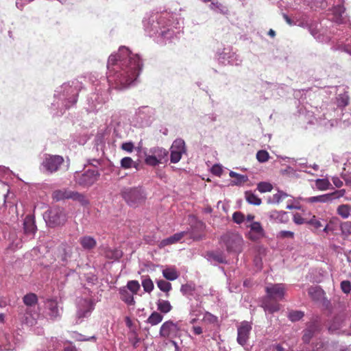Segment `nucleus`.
Segmentation results:
<instances>
[{
	"label": "nucleus",
	"instance_id": "obj_1",
	"mask_svg": "<svg viewBox=\"0 0 351 351\" xmlns=\"http://www.w3.org/2000/svg\"><path fill=\"white\" fill-rule=\"evenodd\" d=\"M109 80L114 81L119 88H123L136 80L143 67L138 54H132L122 47L117 54H112L108 60Z\"/></svg>",
	"mask_w": 351,
	"mask_h": 351
},
{
	"label": "nucleus",
	"instance_id": "obj_2",
	"mask_svg": "<svg viewBox=\"0 0 351 351\" xmlns=\"http://www.w3.org/2000/svg\"><path fill=\"white\" fill-rule=\"evenodd\" d=\"M267 295L263 301L262 306L265 311L272 313L280 310L278 301L284 298L285 286L284 284H274L265 287Z\"/></svg>",
	"mask_w": 351,
	"mask_h": 351
},
{
	"label": "nucleus",
	"instance_id": "obj_3",
	"mask_svg": "<svg viewBox=\"0 0 351 351\" xmlns=\"http://www.w3.org/2000/svg\"><path fill=\"white\" fill-rule=\"evenodd\" d=\"M178 325L171 320L164 322L160 329V335L169 340L163 346V351H178L179 347L173 339L177 337L180 333Z\"/></svg>",
	"mask_w": 351,
	"mask_h": 351
},
{
	"label": "nucleus",
	"instance_id": "obj_4",
	"mask_svg": "<svg viewBox=\"0 0 351 351\" xmlns=\"http://www.w3.org/2000/svg\"><path fill=\"white\" fill-rule=\"evenodd\" d=\"M121 196L131 207L136 208L143 204L146 195L141 187H125L121 191Z\"/></svg>",
	"mask_w": 351,
	"mask_h": 351
},
{
	"label": "nucleus",
	"instance_id": "obj_5",
	"mask_svg": "<svg viewBox=\"0 0 351 351\" xmlns=\"http://www.w3.org/2000/svg\"><path fill=\"white\" fill-rule=\"evenodd\" d=\"M221 239L228 252L239 254L242 252L244 241L242 236L238 232H226Z\"/></svg>",
	"mask_w": 351,
	"mask_h": 351
},
{
	"label": "nucleus",
	"instance_id": "obj_6",
	"mask_svg": "<svg viewBox=\"0 0 351 351\" xmlns=\"http://www.w3.org/2000/svg\"><path fill=\"white\" fill-rule=\"evenodd\" d=\"M168 152L160 147H154L149 150V153L145 154V162L152 167H156L167 160Z\"/></svg>",
	"mask_w": 351,
	"mask_h": 351
},
{
	"label": "nucleus",
	"instance_id": "obj_7",
	"mask_svg": "<svg viewBox=\"0 0 351 351\" xmlns=\"http://www.w3.org/2000/svg\"><path fill=\"white\" fill-rule=\"evenodd\" d=\"M47 222L50 226L63 225L67 220V217L64 208L55 207L49 210L47 213Z\"/></svg>",
	"mask_w": 351,
	"mask_h": 351
},
{
	"label": "nucleus",
	"instance_id": "obj_8",
	"mask_svg": "<svg viewBox=\"0 0 351 351\" xmlns=\"http://www.w3.org/2000/svg\"><path fill=\"white\" fill-rule=\"evenodd\" d=\"M100 174L96 170L88 169L83 173H77L75 176L76 183L83 187H89L96 182Z\"/></svg>",
	"mask_w": 351,
	"mask_h": 351
},
{
	"label": "nucleus",
	"instance_id": "obj_9",
	"mask_svg": "<svg viewBox=\"0 0 351 351\" xmlns=\"http://www.w3.org/2000/svg\"><path fill=\"white\" fill-rule=\"evenodd\" d=\"M345 194V189L337 190L332 193L307 197L304 201L308 204L331 203L334 199L343 197Z\"/></svg>",
	"mask_w": 351,
	"mask_h": 351
},
{
	"label": "nucleus",
	"instance_id": "obj_10",
	"mask_svg": "<svg viewBox=\"0 0 351 351\" xmlns=\"http://www.w3.org/2000/svg\"><path fill=\"white\" fill-rule=\"evenodd\" d=\"M64 158L58 155H47L43 160L42 165L49 173H53L58 170L63 163Z\"/></svg>",
	"mask_w": 351,
	"mask_h": 351
},
{
	"label": "nucleus",
	"instance_id": "obj_11",
	"mask_svg": "<svg viewBox=\"0 0 351 351\" xmlns=\"http://www.w3.org/2000/svg\"><path fill=\"white\" fill-rule=\"evenodd\" d=\"M252 328V324L247 321L241 322L237 327V340L240 345L243 346L247 343Z\"/></svg>",
	"mask_w": 351,
	"mask_h": 351
},
{
	"label": "nucleus",
	"instance_id": "obj_12",
	"mask_svg": "<svg viewBox=\"0 0 351 351\" xmlns=\"http://www.w3.org/2000/svg\"><path fill=\"white\" fill-rule=\"evenodd\" d=\"M250 231L247 234V238L252 241H256L265 237V230L260 222L254 221L250 226Z\"/></svg>",
	"mask_w": 351,
	"mask_h": 351
},
{
	"label": "nucleus",
	"instance_id": "obj_13",
	"mask_svg": "<svg viewBox=\"0 0 351 351\" xmlns=\"http://www.w3.org/2000/svg\"><path fill=\"white\" fill-rule=\"evenodd\" d=\"M37 227L35 223V218L31 215H27L23 221V232L27 236L34 238Z\"/></svg>",
	"mask_w": 351,
	"mask_h": 351
},
{
	"label": "nucleus",
	"instance_id": "obj_14",
	"mask_svg": "<svg viewBox=\"0 0 351 351\" xmlns=\"http://www.w3.org/2000/svg\"><path fill=\"white\" fill-rule=\"evenodd\" d=\"M319 330L318 324L313 322L308 324L307 327L303 330L302 341L304 343H308L313 337Z\"/></svg>",
	"mask_w": 351,
	"mask_h": 351
},
{
	"label": "nucleus",
	"instance_id": "obj_15",
	"mask_svg": "<svg viewBox=\"0 0 351 351\" xmlns=\"http://www.w3.org/2000/svg\"><path fill=\"white\" fill-rule=\"evenodd\" d=\"M19 319L23 324L29 326H33L36 323V319L33 317L31 311L29 308H24L23 306L19 307Z\"/></svg>",
	"mask_w": 351,
	"mask_h": 351
},
{
	"label": "nucleus",
	"instance_id": "obj_16",
	"mask_svg": "<svg viewBox=\"0 0 351 351\" xmlns=\"http://www.w3.org/2000/svg\"><path fill=\"white\" fill-rule=\"evenodd\" d=\"M73 191L68 189L56 190L52 193L53 199L59 202L72 198Z\"/></svg>",
	"mask_w": 351,
	"mask_h": 351
},
{
	"label": "nucleus",
	"instance_id": "obj_17",
	"mask_svg": "<svg viewBox=\"0 0 351 351\" xmlns=\"http://www.w3.org/2000/svg\"><path fill=\"white\" fill-rule=\"evenodd\" d=\"M120 294V299L129 306H134L135 300L134 294L129 291L125 287H121L119 289Z\"/></svg>",
	"mask_w": 351,
	"mask_h": 351
},
{
	"label": "nucleus",
	"instance_id": "obj_18",
	"mask_svg": "<svg viewBox=\"0 0 351 351\" xmlns=\"http://www.w3.org/2000/svg\"><path fill=\"white\" fill-rule=\"evenodd\" d=\"M269 217L271 220L276 223H285L289 220L287 213L285 211L271 210Z\"/></svg>",
	"mask_w": 351,
	"mask_h": 351
},
{
	"label": "nucleus",
	"instance_id": "obj_19",
	"mask_svg": "<svg viewBox=\"0 0 351 351\" xmlns=\"http://www.w3.org/2000/svg\"><path fill=\"white\" fill-rule=\"evenodd\" d=\"M47 308L49 310V315L51 319H55L60 316L58 302L56 300L52 299L47 300Z\"/></svg>",
	"mask_w": 351,
	"mask_h": 351
},
{
	"label": "nucleus",
	"instance_id": "obj_20",
	"mask_svg": "<svg viewBox=\"0 0 351 351\" xmlns=\"http://www.w3.org/2000/svg\"><path fill=\"white\" fill-rule=\"evenodd\" d=\"M186 234V232H181L176 233L173 236L162 240L159 244V247H164L167 245L173 244V243L179 241L180 240H181L184 237V235Z\"/></svg>",
	"mask_w": 351,
	"mask_h": 351
},
{
	"label": "nucleus",
	"instance_id": "obj_21",
	"mask_svg": "<svg viewBox=\"0 0 351 351\" xmlns=\"http://www.w3.org/2000/svg\"><path fill=\"white\" fill-rule=\"evenodd\" d=\"M339 220L337 217H333L330 219L328 223L324 228V232L328 234L332 233V234L337 235L338 233L337 230L339 228Z\"/></svg>",
	"mask_w": 351,
	"mask_h": 351
},
{
	"label": "nucleus",
	"instance_id": "obj_22",
	"mask_svg": "<svg viewBox=\"0 0 351 351\" xmlns=\"http://www.w3.org/2000/svg\"><path fill=\"white\" fill-rule=\"evenodd\" d=\"M80 243L82 247L85 250H92L96 245V240L90 236H84L80 239Z\"/></svg>",
	"mask_w": 351,
	"mask_h": 351
},
{
	"label": "nucleus",
	"instance_id": "obj_23",
	"mask_svg": "<svg viewBox=\"0 0 351 351\" xmlns=\"http://www.w3.org/2000/svg\"><path fill=\"white\" fill-rule=\"evenodd\" d=\"M245 198L246 202L252 205L259 206L262 203L261 199L251 191L245 192Z\"/></svg>",
	"mask_w": 351,
	"mask_h": 351
},
{
	"label": "nucleus",
	"instance_id": "obj_24",
	"mask_svg": "<svg viewBox=\"0 0 351 351\" xmlns=\"http://www.w3.org/2000/svg\"><path fill=\"white\" fill-rule=\"evenodd\" d=\"M337 213L343 219H347L351 214V205L341 204L337 208Z\"/></svg>",
	"mask_w": 351,
	"mask_h": 351
},
{
	"label": "nucleus",
	"instance_id": "obj_25",
	"mask_svg": "<svg viewBox=\"0 0 351 351\" xmlns=\"http://www.w3.org/2000/svg\"><path fill=\"white\" fill-rule=\"evenodd\" d=\"M339 229L341 230V235L345 239L351 235V221H346L340 222Z\"/></svg>",
	"mask_w": 351,
	"mask_h": 351
},
{
	"label": "nucleus",
	"instance_id": "obj_26",
	"mask_svg": "<svg viewBox=\"0 0 351 351\" xmlns=\"http://www.w3.org/2000/svg\"><path fill=\"white\" fill-rule=\"evenodd\" d=\"M23 301L27 306H32L38 303V297L35 293H29L23 296Z\"/></svg>",
	"mask_w": 351,
	"mask_h": 351
},
{
	"label": "nucleus",
	"instance_id": "obj_27",
	"mask_svg": "<svg viewBox=\"0 0 351 351\" xmlns=\"http://www.w3.org/2000/svg\"><path fill=\"white\" fill-rule=\"evenodd\" d=\"M141 284L145 292L150 293L154 289V282L149 276H142Z\"/></svg>",
	"mask_w": 351,
	"mask_h": 351
},
{
	"label": "nucleus",
	"instance_id": "obj_28",
	"mask_svg": "<svg viewBox=\"0 0 351 351\" xmlns=\"http://www.w3.org/2000/svg\"><path fill=\"white\" fill-rule=\"evenodd\" d=\"M202 302H196L195 304H191L189 311V315L191 317H199L202 314Z\"/></svg>",
	"mask_w": 351,
	"mask_h": 351
},
{
	"label": "nucleus",
	"instance_id": "obj_29",
	"mask_svg": "<svg viewBox=\"0 0 351 351\" xmlns=\"http://www.w3.org/2000/svg\"><path fill=\"white\" fill-rule=\"evenodd\" d=\"M308 293L313 300H319L322 296L323 291L318 287H311L308 289Z\"/></svg>",
	"mask_w": 351,
	"mask_h": 351
},
{
	"label": "nucleus",
	"instance_id": "obj_30",
	"mask_svg": "<svg viewBox=\"0 0 351 351\" xmlns=\"http://www.w3.org/2000/svg\"><path fill=\"white\" fill-rule=\"evenodd\" d=\"M316 188L319 191H326L331 187L330 181L326 179H317L315 181Z\"/></svg>",
	"mask_w": 351,
	"mask_h": 351
},
{
	"label": "nucleus",
	"instance_id": "obj_31",
	"mask_svg": "<svg viewBox=\"0 0 351 351\" xmlns=\"http://www.w3.org/2000/svg\"><path fill=\"white\" fill-rule=\"evenodd\" d=\"M163 276L169 280H174L179 276V274L174 268H167L162 271Z\"/></svg>",
	"mask_w": 351,
	"mask_h": 351
},
{
	"label": "nucleus",
	"instance_id": "obj_32",
	"mask_svg": "<svg viewBox=\"0 0 351 351\" xmlns=\"http://www.w3.org/2000/svg\"><path fill=\"white\" fill-rule=\"evenodd\" d=\"M202 321L206 324L218 325V317L209 312H206L204 314Z\"/></svg>",
	"mask_w": 351,
	"mask_h": 351
},
{
	"label": "nucleus",
	"instance_id": "obj_33",
	"mask_svg": "<svg viewBox=\"0 0 351 351\" xmlns=\"http://www.w3.org/2000/svg\"><path fill=\"white\" fill-rule=\"evenodd\" d=\"M163 316L158 312H153L147 318V322L152 326H155L160 323Z\"/></svg>",
	"mask_w": 351,
	"mask_h": 351
},
{
	"label": "nucleus",
	"instance_id": "obj_34",
	"mask_svg": "<svg viewBox=\"0 0 351 351\" xmlns=\"http://www.w3.org/2000/svg\"><path fill=\"white\" fill-rule=\"evenodd\" d=\"M71 199L77 201L82 206H87L89 204V201L86 197L79 192L73 191Z\"/></svg>",
	"mask_w": 351,
	"mask_h": 351
},
{
	"label": "nucleus",
	"instance_id": "obj_35",
	"mask_svg": "<svg viewBox=\"0 0 351 351\" xmlns=\"http://www.w3.org/2000/svg\"><path fill=\"white\" fill-rule=\"evenodd\" d=\"M157 306L158 310L163 313H169L172 308L170 302L167 300H159L157 303Z\"/></svg>",
	"mask_w": 351,
	"mask_h": 351
},
{
	"label": "nucleus",
	"instance_id": "obj_36",
	"mask_svg": "<svg viewBox=\"0 0 351 351\" xmlns=\"http://www.w3.org/2000/svg\"><path fill=\"white\" fill-rule=\"evenodd\" d=\"M288 197V195L282 191H278L277 193L274 194L269 202L278 204Z\"/></svg>",
	"mask_w": 351,
	"mask_h": 351
},
{
	"label": "nucleus",
	"instance_id": "obj_37",
	"mask_svg": "<svg viewBox=\"0 0 351 351\" xmlns=\"http://www.w3.org/2000/svg\"><path fill=\"white\" fill-rule=\"evenodd\" d=\"M105 256L109 259L118 260L122 256V252L117 249H108L105 252Z\"/></svg>",
	"mask_w": 351,
	"mask_h": 351
},
{
	"label": "nucleus",
	"instance_id": "obj_38",
	"mask_svg": "<svg viewBox=\"0 0 351 351\" xmlns=\"http://www.w3.org/2000/svg\"><path fill=\"white\" fill-rule=\"evenodd\" d=\"M125 287L134 295H136L140 290V284L137 280H130Z\"/></svg>",
	"mask_w": 351,
	"mask_h": 351
},
{
	"label": "nucleus",
	"instance_id": "obj_39",
	"mask_svg": "<svg viewBox=\"0 0 351 351\" xmlns=\"http://www.w3.org/2000/svg\"><path fill=\"white\" fill-rule=\"evenodd\" d=\"M171 149H173L176 151H180L182 153L185 152V143L184 140L181 138H177L176 139L172 145Z\"/></svg>",
	"mask_w": 351,
	"mask_h": 351
},
{
	"label": "nucleus",
	"instance_id": "obj_40",
	"mask_svg": "<svg viewBox=\"0 0 351 351\" xmlns=\"http://www.w3.org/2000/svg\"><path fill=\"white\" fill-rule=\"evenodd\" d=\"M273 189V185L268 182H261L257 184V190L260 193L270 192Z\"/></svg>",
	"mask_w": 351,
	"mask_h": 351
},
{
	"label": "nucleus",
	"instance_id": "obj_41",
	"mask_svg": "<svg viewBox=\"0 0 351 351\" xmlns=\"http://www.w3.org/2000/svg\"><path fill=\"white\" fill-rule=\"evenodd\" d=\"M229 175H230V177L236 178V181H235L236 184H241L242 183H245L248 180L247 176L241 175L234 171H230Z\"/></svg>",
	"mask_w": 351,
	"mask_h": 351
},
{
	"label": "nucleus",
	"instance_id": "obj_42",
	"mask_svg": "<svg viewBox=\"0 0 351 351\" xmlns=\"http://www.w3.org/2000/svg\"><path fill=\"white\" fill-rule=\"evenodd\" d=\"M343 12V11L341 8H335L333 11L332 21L339 24L342 23L343 22V19L342 17Z\"/></svg>",
	"mask_w": 351,
	"mask_h": 351
},
{
	"label": "nucleus",
	"instance_id": "obj_43",
	"mask_svg": "<svg viewBox=\"0 0 351 351\" xmlns=\"http://www.w3.org/2000/svg\"><path fill=\"white\" fill-rule=\"evenodd\" d=\"M304 315V312L301 311H292L289 313V318L292 322H296L301 319Z\"/></svg>",
	"mask_w": 351,
	"mask_h": 351
},
{
	"label": "nucleus",
	"instance_id": "obj_44",
	"mask_svg": "<svg viewBox=\"0 0 351 351\" xmlns=\"http://www.w3.org/2000/svg\"><path fill=\"white\" fill-rule=\"evenodd\" d=\"M157 286L162 291L167 293L171 289V283L164 280H158L157 282Z\"/></svg>",
	"mask_w": 351,
	"mask_h": 351
},
{
	"label": "nucleus",
	"instance_id": "obj_45",
	"mask_svg": "<svg viewBox=\"0 0 351 351\" xmlns=\"http://www.w3.org/2000/svg\"><path fill=\"white\" fill-rule=\"evenodd\" d=\"M269 153L265 150H259L256 153V158L260 162H265L269 160Z\"/></svg>",
	"mask_w": 351,
	"mask_h": 351
},
{
	"label": "nucleus",
	"instance_id": "obj_46",
	"mask_svg": "<svg viewBox=\"0 0 351 351\" xmlns=\"http://www.w3.org/2000/svg\"><path fill=\"white\" fill-rule=\"evenodd\" d=\"M182 154L183 153L180 152V151H176L173 149H171V162L173 163H177L178 162H179L182 158Z\"/></svg>",
	"mask_w": 351,
	"mask_h": 351
},
{
	"label": "nucleus",
	"instance_id": "obj_47",
	"mask_svg": "<svg viewBox=\"0 0 351 351\" xmlns=\"http://www.w3.org/2000/svg\"><path fill=\"white\" fill-rule=\"evenodd\" d=\"M245 219V215L240 211L234 212L232 215V220L237 224H241Z\"/></svg>",
	"mask_w": 351,
	"mask_h": 351
},
{
	"label": "nucleus",
	"instance_id": "obj_48",
	"mask_svg": "<svg viewBox=\"0 0 351 351\" xmlns=\"http://www.w3.org/2000/svg\"><path fill=\"white\" fill-rule=\"evenodd\" d=\"M133 164L134 160L130 157H124L121 160V167L123 169H130Z\"/></svg>",
	"mask_w": 351,
	"mask_h": 351
},
{
	"label": "nucleus",
	"instance_id": "obj_49",
	"mask_svg": "<svg viewBox=\"0 0 351 351\" xmlns=\"http://www.w3.org/2000/svg\"><path fill=\"white\" fill-rule=\"evenodd\" d=\"M277 237L280 239L290 238L293 239L294 232L289 230H282L279 232Z\"/></svg>",
	"mask_w": 351,
	"mask_h": 351
},
{
	"label": "nucleus",
	"instance_id": "obj_50",
	"mask_svg": "<svg viewBox=\"0 0 351 351\" xmlns=\"http://www.w3.org/2000/svg\"><path fill=\"white\" fill-rule=\"evenodd\" d=\"M341 289L345 293H349L351 291V283L348 280H343L341 282Z\"/></svg>",
	"mask_w": 351,
	"mask_h": 351
},
{
	"label": "nucleus",
	"instance_id": "obj_51",
	"mask_svg": "<svg viewBox=\"0 0 351 351\" xmlns=\"http://www.w3.org/2000/svg\"><path fill=\"white\" fill-rule=\"evenodd\" d=\"M308 223L316 229L322 227L321 221L317 219L315 215L313 216V217L308 221Z\"/></svg>",
	"mask_w": 351,
	"mask_h": 351
},
{
	"label": "nucleus",
	"instance_id": "obj_52",
	"mask_svg": "<svg viewBox=\"0 0 351 351\" xmlns=\"http://www.w3.org/2000/svg\"><path fill=\"white\" fill-rule=\"evenodd\" d=\"M121 147L123 150L131 153L134 149V145L132 142H125L121 145Z\"/></svg>",
	"mask_w": 351,
	"mask_h": 351
},
{
	"label": "nucleus",
	"instance_id": "obj_53",
	"mask_svg": "<svg viewBox=\"0 0 351 351\" xmlns=\"http://www.w3.org/2000/svg\"><path fill=\"white\" fill-rule=\"evenodd\" d=\"M195 290V288L194 287L190 285H182V287H181V291L184 293V294H189V295H192L193 294V292Z\"/></svg>",
	"mask_w": 351,
	"mask_h": 351
},
{
	"label": "nucleus",
	"instance_id": "obj_54",
	"mask_svg": "<svg viewBox=\"0 0 351 351\" xmlns=\"http://www.w3.org/2000/svg\"><path fill=\"white\" fill-rule=\"evenodd\" d=\"M211 172L215 176H220L223 173L222 167L219 165H214L211 169Z\"/></svg>",
	"mask_w": 351,
	"mask_h": 351
},
{
	"label": "nucleus",
	"instance_id": "obj_55",
	"mask_svg": "<svg viewBox=\"0 0 351 351\" xmlns=\"http://www.w3.org/2000/svg\"><path fill=\"white\" fill-rule=\"evenodd\" d=\"M293 220L295 223L301 225L306 223L305 219L299 213H295L293 215Z\"/></svg>",
	"mask_w": 351,
	"mask_h": 351
},
{
	"label": "nucleus",
	"instance_id": "obj_56",
	"mask_svg": "<svg viewBox=\"0 0 351 351\" xmlns=\"http://www.w3.org/2000/svg\"><path fill=\"white\" fill-rule=\"evenodd\" d=\"M191 331L195 335H200L203 333V328L199 326H193L191 328Z\"/></svg>",
	"mask_w": 351,
	"mask_h": 351
},
{
	"label": "nucleus",
	"instance_id": "obj_57",
	"mask_svg": "<svg viewBox=\"0 0 351 351\" xmlns=\"http://www.w3.org/2000/svg\"><path fill=\"white\" fill-rule=\"evenodd\" d=\"M332 180L336 187L340 188L343 186V182L339 178L334 177Z\"/></svg>",
	"mask_w": 351,
	"mask_h": 351
},
{
	"label": "nucleus",
	"instance_id": "obj_58",
	"mask_svg": "<svg viewBox=\"0 0 351 351\" xmlns=\"http://www.w3.org/2000/svg\"><path fill=\"white\" fill-rule=\"evenodd\" d=\"M213 258L219 263H224L225 258L221 254H214Z\"/></svg>",
	"mask_w": 351,
	"mask_h": 351
},
{
	"label": "nucleus",
	"instance_id": "obj_59",
	"mask_svg": "<svg viewBox=\"0 0 351 351\" xmlns=\"http://www.w3.org/2000/svg\"><path fill=\"white\" fill-rule=\"evenodd\" d=\"M282 16L288 25H293L295 24L293 21L291 20V19L287 14H283Z\"/></svg>",
	"mask_w": 351,
	"mask_h": 351
},
{
	"label": "nucleus",
	"instance_id": "obj_60",
	"mask_svg": "<svg viewBox=\"0 0 351 351\" xmlns=\"http://www.w3.org/2000/svg\"><path fill=\"white\" fill-rule=\"evenodd\" d=\"M64 351H77V349L73 346H70L64 348Z\"/></svg>",
	"mask_w": 351,
	"mask_h": 351
},
{
	"label": "nucleus",
	"instance_id": "obj_61",
	"mask_svg": "<svg viewBox=\"0 0 351 351\" xmlns=\"http://www.w3.org/2000/svg\"><path fill=\"white\" fill-rule=\"evenodd\" d=\"M90 311H91V308H90L89 310H88V311H86V312H84V313H82L81 311L78 312V316H79V317H85V316L86 315V313H89Z\"/></svg>",
	"mask_w": 351,
	"mask_h": 351
},
{
	"label": "nucleus",
	"instance_id": "obj_62",
	"mask_svg": "<svg viewBox=\"0 0 351 351\" xmlns=\"http://www.w3.org/2000/svg\"><path fill=\"white\" fill-rule=\"evenodd\" d=\"M254 218H255L254 215H247L245 219H246V220L247 221H252Z\"/></svg>",
	"mask_w": 351,
	"mask_h": 351
},
{
	"label": "nucleus",
	"instance_id": "obj_63",
	"mask_svg": "<svg viewBox=\"0 0 351 351\" xmlns=\"http://www.w3.org/2000/svg\"><path fill=\"white\" fill-rule=\"evenodd\" d=\"M275 348H276V351H285L284 348L280 344L276 345L275 346Z\"/></svg>",
	"mask_w": 351,
	"mask_h": 351
},
{
	"label": "nucleus",
	"instance_id": "obj_64",
	"mask_svg": "<svg viewBox=\"0 0 351 351\" xmlns=\"http://www.w3.org/2000/svg\"><path fill=\"white\" fill-rule=\"evenodd\" d=\"M268 35L274 38L276 36V32L272 29H270L268 32Z\"/></svg>",
	"mask_w": 351,
	"mask_h": 351
}]
</instances>
